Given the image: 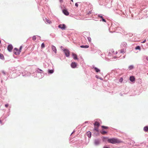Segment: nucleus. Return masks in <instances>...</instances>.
I'll list each match as a JSON object with an SVG mask.
<instances>
[{
    "mask_svg": "<svg viewBox=\"0 0 148 148\" xmlns=\"http://www.w3.org/2000/svg\"><path fill=\"white\" fill-rule=\"evenodd\" d=\"M0 58L3 60L4 59V57L3 55L1 53H0Z\"/></svg>",
    "mask_w": 148,
    "mask_h": 148,
    "instance_id": "obj_16",
    "label": "nucleus"
},
{
    "mask_svg": "<svg viewBox=\"0 0 148 148\" xmlns=\"http://www.w3.org/2000/svg\"><path fill=\"white\" fill-rule=\"evenodd\" d=\"M100 142L99 140H95V143L96 145H97L99 144V143Z\"/></svg>",
    "mask_w": 148,
    "mask_h": 148,
    "instance_id": "obj_18",
    "label": "nucleus"
},
{
    "mask_svg": "<svg viewBox=\"0 0 148 148\" xmlns=\"http://www.w3.org/2000/svg\"><path fill=\"white\" fill-rule=\"evenodd\" d=\"M98 128L99 127L95 126L94 130H95L96 131H98Z\"/></svg>",
    "mask_w": 148,
    "mask_h": 148,
    "instance_id": "obj_19",
    "label": "nucleus"
},
{
    "mask_svg": "<svg viewBox=\"0 0 148 148\" xmlns=\"http://www.w3.org/2000/svg\"><path fill=\"white\" fill-rule=\"evenodd\" d=\"M71 1H72V2H73V0H71Z\"/></svg>",
    "mask_w": 148,
    "mask_h": 148,
    "instance_id": "obj_40",
    "label": "nucleus"
},
{
    "mask_svg": "<svg viewBox=\"0 0 148 148\" xmlns=\"http://www.w3.org/2000/svg\"><path fill=\"white\" fill-rule=\"evenodd\" d=\"M135 49H136V50H137V49H138V50H140V47L139 46H137L136 48H135Z\"/></svg>",
    "mask_w": 148,
    "mask_h": 148,
    "instance_id": "obj_24",
    "label": "nucleus"
},
{
    "mask_svg": "<svg viewBox=\"0 0 148 148\" xmlns=\"http://www.w3.org/2000/svg\"><path fill=\"white\" fill-rule=\"evenodd\" d=\"M1 43V40H0V44Z\"/></svg>",
    "mask_w": 148,
    "mask_h": 148,
    "instance_id": "obj_41",
    "label": "nucleus"
},
{
    "mask_svg": "<svg viewBox=\"0 0 148 148\" xmlns=\"http://www.w3.org/2000/svg\"><path fill=\"white\" fill-rule=\"evenodd\" d=\"M87 39H88V41L89 42H91V39L90 37H88V38Z\"/></svg>",
    "mask_w": 148,
    "mask_h": 148,
    "instance_id": "obj_26",
    "label": "nucleus"
},
{
    "mask_svg": "<svg viewBox=\"0 0 148 148\" xmlns=\"http://www.w3.org/2000/svg\"><path fill=\"white\" fill-rule=\"evenodd\" d=\"M145 41H146V40H144V41H143L142 43H145Z\"/></svg>",
    "mask_w": 148,
    "mask_h": 148,
    "instance_id": "obj_37",
    "label": "nucleus"
},
{
    "mask_svg": "<svg viewBox=\"0 0 148 148\" xmlns=\"http://www.w3.org/2000/svg\"><path fill=\"white\" fill-rule=\"evenodd\" d=\"M94 126L99 127L100 125L99 123L98 122H96L94 124Z\"/></svg>",
    "mask_w": 148,
    "mask_h": 148,
    "instance_id": "obj_12",
    "label": "nucleus"
},
{
    "mask_svg": "<svg viewBox=\"0 0 148 148\" xmlns=\"http://www.w3.org/2000/svg\"><path fill=\"white\" fill-rule=\"evenodd\" d=\"M32 38V40H36V36H33Z\"/></svg>",
    "mask_w": 148,
    "mask_h": 148,
    "instance_id": "obj_27",
    "label": "nucleus"
},
{
    "mask_svg": "<svg viewBox=\"0 0 148 148\" xmlns=\"http://www.w3.org/2000/svg\"><path fill=\"white\" fill-rule=\"evenodd\" d=\"M86 135L89 138H90L91 136V133L89 131L86 133Z\"/></svg>",
    "mask_w": 148,
    "mask_h": 148,
    "instance_id": "obj_8",
    "label": "nucleus"
},
{
    "mask_svg": "<svg viewBox=\"0 0 148 148\" xmlns=\"http://www.w3.org/2000/svg\"><path fill=\"white\" fill-rule=\"evenodd\" d=\"M58 27L59 28H61L63 29H64L65 28L66 26L64 24H63V25L60 24V25H59Z\"/></svg>",
    "mask_w": 148,
    "mask_h": 148,
    "instance_id": "obj_6",
    "label": "nucleus"
},
{
    "mask_svg": "<svg viewBox=\"0 0 148 148\" xmlns=\"http://www.w3.org/2000/svg\"><path fill=\"white\" fill-rule=\"evenodd\" d=\"M144 130L146 132L148 131V126H145L144 127Z\"/></svg>",
    "mask_w": 148,
    "mask_h": 148,
    "instance_id": "obj_14",
    "label": "nucleus"
},
{
    "mask_svg": "<svg viewBox=\"0 0 148 148\" xmlns=\"http://www.w3.org/2000/svg\"><path fill=\"white\" fill-rule=\"evenodd\" d=\"M123 78L122 77L121 78L119 79V82H122L123 81Z\"/></svg>",
    "mask_w": 148,
    "mask_h": 148,
    "instance_id": "obj_29",
    "label": "nucleus"
},
{
    "mask_svg": "<svg viewBox=\"0 0 148 148\" xmlns=\"http://www.w3.org/2000/svg\"><path fill=\"white\" fill-rule=\"evenodd\" d=\"M102 21H103L106 22V20L103 18H102Z\"/></svg>",
    "mask_w": 148,
    "mask_h": 148,
    "instance_id": "obj_31",
    "label": "nucleus"
},
{
    "mask_svg": "<svg viewBox=\"0 0 148 148\" xmlns=\"http://www.w3.org/2000/svg\"><path fill=\"white\" fill-rule=\"evenodd\" d=\"M80 47L82 48H88L89 47V46L88 45H81L80 46Z\"/></svg>",
    "mask_w": 148,
    "mask_h": 148,
    "instance_id": "obj_13",
    "label": "nucleus"
},
{
    "mask_svg": "<svg viewBox=\"0 0 148 148\" xmlns=\"http://www.w3.org/2000/svg\"><path fill=\"white\" fill-rule=\"evenodd\" d=\"M52 49L55 53H56L57 50L56 47L53 45H52L51 47Z\"/></svg>",
    "mask_w": 148,
    "mask_h": 148,
    "instance_id": "obj_11",
    "label": "nucleus"
},
{
    "mask_svg": "<svg viewBox=\"0 0 148 148\" xmlns=\"http://www.w3.org/2000/svg\"><path fill=\"white\" fill-rule=\"evenodd\" d=\"M130 79L131 82H133L135 81V79L134 76H132L130 77Z\"/></svg>",
    "mask_w": 148,
    "mask_h": 148,
    "instance_id": "obj_7",
    "label": "nucleus"
},
{
    "mask_svg": "<svg viewBox=\"0 0 148 148\" xmlns=\"http://www.w3.org/2000/svg\"><path fill=\"white\" fill-rule=\"evenodd\" d=\"M0 123H1V124H3L1 120V119H0Z\"/></svg>",
    "mask_w": 148,
    "mask_h": 148,
    "instance_id": "obj_35",
    "label": "nucleus"
},
{
    "mask_svg": "<svg viewBox=\"0 0 148 148\" xmlns=\"http://www.w3.org/2000/svg\"><path fill=\"white\" fill-rule=\"evenodd\" d=\"M101 127H102V128L105 129H107L108 128V127H106L104 126H101Z\"/></svg>",
    "mask_w": 148,
    "mask_h": 148,
    "instance_id": "obj_25",
    "label": "nucleus"
},
{
    "mask_svg": "<svg viewBox=\"0 0 148 148\" xmlns=\"http://www.w3.org/2000/svg\"><path fill=\"white\" fill-rule=\"evenodd\" d=\"M134 68V66L133 65H130L129 67V68L130 70Z\"/></svg>",
    "mask_w": 148,
    "mask_h": 148,
    "instance_id": "obj_22",
    "label": "nucleus"
},
{
    "mask_svg": "<svg viewBox=\"0 0 148 148\" xmlns=\"http://www.w3.org/2000/svg\"><path fill=\"white\" fill-rule=\"evenodd\" d=\"M77 65V64L75 62H72L71 64V66L73 68H75Z\"/></svg>",
    "mask_w": 148,
    "mask_h": 148,
    "instance_id": "obj_5",
    "label": "nucleus"
},
{
    "mask_svg": "<svg viewBox=\"0 0 148 148\" xmlns=\"http://www.w3.org/2000/svg\"><path fill=\"white\" fill-rule=\"evenodd\" d=\"M146 59L148 61V57H147V58H146Z\"/></svg>",
    "mask_w": 148,
    "mask_h": 148,
    "instance_id": "obj_39",
    "label": "nucleus"
},
{
    "mask_svg": "<svg viewBox=\"0 0 148 148\" xmlns=\"http://www.w3.org/2000/svg\"><path fill=\"white\" fill-rule=\"evenodd\" d=\"M13 49V47L11 45H10L8 46L7 49L8 50L10 51L11 52L12 50Z\"/></svg>",
    "mask_w": 148,
    "mask_h": 148,
    "instance_id": "obj_4",
    "label": "nucleus"
},
{
    "mask_svg": "<svg viewBox=\"0 0 148 148\" xmlns=\"http://www.w3.org/2000/svg\"><path fill=\"white\" fill-rule=\"evenodd\" d=\"M103 148H110L107 147V146H105Z\"/></svg>",
    "mask_w": 148,
    "mask_h": 148,
    "instance_id": "obj_36",
    "label": "nucleus"
},
{
    "mask_svg": "<svg viewBox=\"0 0 148 148\" xmlns=\"http://www.w3.org/2000/svg\"><path fill=\"white\" fill-rule=\"evenodd\" d=\"M45 21L48 23L49 24H50V23H51V21L50 20H49L47 18H46Z\"/></svg>",
    "mask_w": 148,
    "mask_h": 148,
    "instance_id": "obj_15",
    "label": "nucleus"
},
{
    "mask_svg": "<svg viewBox=\"0 0 148 148\" xmlns=\"http://www.w3.org/2000/svg\"><path fill=\"white\" fill-rule=\"evenodd\" d=\"M121 53H124V50H121Z\"/></svg>",
    "mask_w": 148,
    "mask_h": 148,
    "instance_id": "obj_33",
    "label": "nucleus"
},
{
    "mask_svg": "<svg viewBox=\"0 0 148 148\" xmlns=\"http://www.w3.org/2000/svg\"><path fill=\"white\" fill-rule=\"evenodd\" d=\"M75 6H76V7H77L78 6V4H77V3H76L75 4Z\"/></svg>",
    "mask_w": 148,
    "mask_h": 148,
    "instance_id": "obj_34",
    "label": "nucleus"
},
{
    "mask_svg": "<svg viewBox=\"0 0 148 148\" xmlns=\"http://www.w3.org/2000/svg\"><path fill=\"white\" fill-rule=\"evenodd\" d=\"M37 71H38V72L40 73V71H42L39 69H38L37 70Z\"/></svg>",
    "mask_w": 148,
    "mask_h": 148,
    "instance_id": "obj_28",
    "label": "nucleus"
},
{
    "mask_svg": "<svg viewBox=\"0 0 148 148\" xmlns=\"http://www.w3.org/2000/svg\"><path fill=\"white\" fill-rule=\"evenodd\" d=\"M98 16L99 17H100L101 18H103V16H100V15H99Z\"/></svg>",
    "mask_w": 148,
    "mask_h": 148,
    "instance_id": "obj_32",
    "label": "nucleus"
},
{
    "mask_svg": "<svg viewBox=\"0 0 148 148\" xmlns=\"http://www.w3.org/2000/svg\"><path fill=\"white\" fill-rule=\"evenodd\" d=\"M63 12L64 14L66 15H69V13L68 11L66 10H63Z\"/></svg>",
    "mask_w": 148,
    "mask_h": 148,
    "instance_id": "obj_10",
    "label": "nucleus"
},
{
    "mask_svg": "<svg viewBox=\"0 0 148 148\" xmlns=\"http://www.w3.org/2000/svg\"><path fill=\"white\" fill-rule=\"evenodd\" d=\"M53 71H54L53 70H49L48 71V72L49 73H53Z\"/></svg>",
    "mask_w": 148,
    "mask_h": 148,
    "instance_id": "obj_20",
    "label": "nucleus"
},
{
    "mask_svg": "<svg viewBox=\"0 0 148 148\" xmlns=\"http://www.w3.org/2000/svg\"><path fill=\"white\" fill-rule=\"evenodd\" d=\"M108 141L109 143L113 144L116 143H119L122 142V141L120 140L114 138L108 139Z\"/></svg>",
    "mask_w": 148,
    "mask_h": 148,
    "instance_id": "obj_1",
    "label": "nucleus"
},
{
    "mask_svg": "<svg viewBox=\"0 0 148 148\" xmlns=\"http://www.w3.org/2000/svg\"><path fill=\"white\" fill-rule=\"evenodd\" d=\"M72 56L73 57V58L75 60H77V55L74 53H72Z\"/></svg>",
    "mask_w": 148,
    "mask_h": 148,
    "instance_id": "obj_9",
    "label": "nucleus"
},
{
    "mask_svg": "<svg viewBox=\"0 0 148 148\" xmlns=\"http://www.w3.org/2000/svg\"><path fill=\"white\" fill-rule=\"evenodd\" d=\"M5 107L6 108H7L8 106H9V104H6L5 105Z\"/></svg>",
    "mask_w": 148,
    "mask_h": 148,
    "instance_id": "obj_30",
    "label": "nucleus"
},
{
    "mask_svg": "<svg viewBox=\"0 0 148 148\" xmlns=\"http://www.w3.org/2000/svg\"><path fill=\"white\" fill-rule=\"evenodd\" d=\"M60 2H62L63 1V0H60Z\"/></svg>",
    "mask_w": 148,
    "mask_h": 148,
    "instance_id": "obj_38",
    "label": "nucleus"
},
{
    "mask_svg": "<svg viewBox=\"0 0 148 148\" xmlns=\"http://www.w3.org/2000/svg\"><path fill=\"white\" fill-rule=\"evenodd\" d=\"M100 132L102 134H105L106 133V132L104 131H101Z\"/></svg>",
    "mask_w": 148,
    "mask_h": 148,
    "instance_id": "obj_21",
    "label": "nucleus"
},
{
    "mask_svg": "<svg viewBox=\"0 0 148 148\" xmlns=\"http://www.w3.org/2000/svg\"><path fill=\"white\" fill-rule=\"evenodd\" d=\"M22 48L23 47L22 46H20L19 50L16 48H14L13 50V52L16 55H19L21 52V50Z\"/></svg>",
    "mask_w": 148,
    "mask_h": 148,
    "instance_id": "obj_2",
    "label": "nucleus"
},
{
    "mask_svg": "<svg viewBox=\"0 0 148 148\" xmlns=\"http://www.w3.org/2000/svg\"><path fill=\"white\" fill-rule=\"evenodd\" d=\"M94 68L97 72H98L100 71V70L97 68L95 67Z\"/></svg>",
    "mask_w": 148,
    "mask_h": 148,
    "instance_id": "obj_17",
    "label": "nucleus"
},
{
    "mask_svg": "<svg viewBox=\"0 0 148 148\" xmlns=\"http://www.w3.org/2000/svg\"><path fill=\"white\" fill-rule=\"evenodd\" d=\"M45 47V44L44 43H42L41 45V48L42 49Z\"/></svg>",
    "mask_w": 148,
    "mask_h": 148,
    "instance_id": "obj_23",
    "label": "nucleus"
},
{
    "mask_svg": "<svg viewBox=\"0 0 148 148\" xmlns=\"http://www.w3.org/2000/svg\"><path fill=\"white\" fill-rule=\"evenodd\" d=\"M63 51L64 52L65 55L66 57H68L70 55V52L69 50L66 49H64L63 50Z\"/></svg>",
    "mask_w": 148,
    "mask_h": 148,
    "instance_id": "obj_3",
    "label": "nucleus"
}]
</instances>
